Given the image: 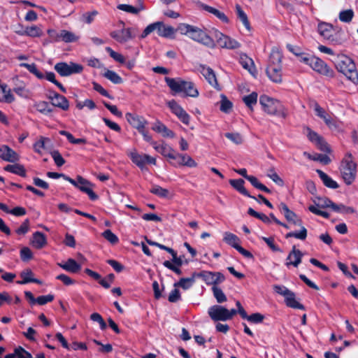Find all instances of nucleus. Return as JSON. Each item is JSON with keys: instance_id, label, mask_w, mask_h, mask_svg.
<instances>
[{"instance_id": "774afa93", "label": "nucleus", "mask_w": 358, "mask_h": 358, "mask_svg": "<svg viewBox=\"0 0 358 358\" xmlns=\"http://www.w3.org/2000/svg\"><path fill=\"white\" fill-rule=\"evenodd\" d=\"M20 258L23 262H28L33 258V253L28 247H24L20 250Z\"/></svg>"}, {"instance_id": "0e129e2a", "label": "nucleus", "mask_w": 358, "mask_h": 358, "mask_svg": "<svg viewBox=\"0 0 358 358\" xmlns=\"http://www.w3.org/2000/svg\"><path fill=\"white\" fill-rule=\"evenodd\" d=\"M303 129L306 131L308 139L313 144L322 136L308 126L304 127Z\"/></svg>"}, {"instance_id": "4d7b16f0", "label": "nucleus", "mask_w": 358, "mask_h": 358, "mask_svg": "<svg viewBox=\"0 0 358 358\" xmlns=\"http://www.w3.org/2000/svg\"><path fill=\"white\" fill-rule=\"evenodd\" d=\"M172 256L171 263L175 265L176 266L180 267L184 264H187L189 263V261L187 259H185V261H183V259L185 258V255H180L178 256L177 252L174 250V252L171 254Z\"/></svg>"}, {"instance_id": "5fc2aeb1", "label": "nucleus", "mask_w": 358, "mask_h": 358, "mask_svg": "<svg viewBox=\"0 0 358 358\" xmlns=\"http://www.w3.org/2000/svg\"><path fill=\"white\" fill-rule=\"evenodd\" d=\"M150 192L155 194L160 198H166L169 196V192L167 189L163 188L160 187L159 185H153L152 188L150 189Z\"/></svg>"}, {"instance_id": "338daca9", "label": "nucleus", "mask_w": 358, "mask_h": 358, "mask_svg": "<svg viewBox=\"0 0 358 358\" xmlns=\"http://www.w3.org/2000/svg\"><path fill=\"white\" fill-rule=\"evenodd\" d=\"M314 110L315 113V115L324 120L329 116V115L325 111V110L322 108L317 102L314 103Z\"/></svg>"}, {"instance_id": "603ef678", "label": "nucleus", "mask_w": 358, "mask_h": 358, "mask_svg": "<svg viewBox=\"0 0 358 358\" xmlns=\"http://www.w3.org/2000/svg\"><path fill=\"white\" fill-rule=\"evenodd\" d=\"M221 98L220 109L222 112L229 113L233 107L232 102L225 95L222 94Z\"/></svg>"}, {"instance_id": "13d9d810", "label": "nucleus", "mask_w": 358, "mask_h": 358, "mask_svg": "<svg viewBox=\"0 0 358 358\" xmlns=\"http://www.w3.org/2000/svg\"><path fill=\"white\" fill-rule=\"evenodd\" d=\"M353 17L354 12L352 9L344 10L339 13V20L343 22H350Z\"/></svg>"}, {"instance_id": "c85d7f7f", "label": "nucleus", "mask_w": 358, "mask_h": 358, "mask_svg": "<svg viewBox=\"0 0 358 358\" xmlns=\"http://www.w3.org/2000/svg\"><path fill=\"white\" fill-rule=\"evenodd\" d=\"M284 294H287V296L285 297V302L287 306L303 310L306 309L303 304L296 300V295L292 291H285Z\"/></svg>"}, {"instance_id": "aec40b11", "label": "nucleus", "mask_w": 358, "mask_h": 358, "mask_svg": "<svg viewBox=\"0 0 358 358\" xmlns=\"http://www.w3.org/2000/svg\"><path fill=\"white\" fill-rule=\"evenodd\" d=\"M131 30L132 29L129 27L122 29L120 31H113L110 33V36L117 42L124 43L134 37L131 34Z\"/></svg>"}, {"instance_id": "c756f323", "label": "nucleus", "mask_w": 358, "mask_h": 358, "mask_svg": "<svg viewBox=\"0 0 358 358\" xmlns=\"http://www.w3.org/2000/svg\"><path fill=\"white\" fill-rule=\"evenodd\" d=\"M57 265L62 269L72 273H77L81 269V266L72 258L68 259L65 262L57 263Z\"/></svg>"}, {"instance_id": "e2e57ef3", "label": "nucleus", "mask_w": 358, "mask_h": 358, "mask_svg": "<svg viewBox=\"0 0 358 358\" xmlns=\"http://www.w3.org/2000/svg\"><path fill=\"white\" fill-rule=\"evenodd\" d=\"M106 51L109 54V55L116 62L120 64L125 63V59L123 55L121 54L114 51L110 47H106Z\"/></svg>"}, {"instance_id": "6ab92c4d", "label": "nucleus", "mask_w": 358, "mask_h": 358, "mask_svg": "<svg viewBox=\"0 0 358 358\" xmlns=\"http://www.w3.org/2000/svg\"><path fill=\"white\" fill-rule=\"evenodd\" d=\"M48 99L51 100V104L53 106L61 108L65 111L69 110V102L64 96L61 95L55 91H52L48 96Z\"/></svg>"}, {"instance_id": "49530a36", "label": "nucleus", "mask_w": 358, "mask_h": 358, "mask_svg": "<svg viewBox=\"0 0 358 358\" xmlns=\"http://www.w3.org/2000/svg\"><path fill=\"white\" fill-rule=\"evenodd\" d=\"M258 94L255 92H252L251 94L243 96V101L245 104L251 110H253V106L257 103Z\"/></svg>"}, {"instance_id": "09e8293b", "label": "nucleus", "mask_w": 358, "mask_h": 358, "mask_svg": "<svg viewBox=\"0 0 358 358\" xmlns=\"http://www.w3.org/2000/svg\"><path fill=\"white\" fill-rule=\"evenodd\" d=\"M42 30L38 27L34 25L26 27L24 31L20 34H25L31 37H39L42 35Z\"/></svg>"}, {"instance_id": "2eb2a0df", "label": "nucleus", "mask_w": 358, "mask_h": 358, "mask_svg": "<svg viewBox=\"0 0 358 358\" xmlns=\"http://www.w3.org/2000/svg\"><path fill=\"white\" fill-rule=\"evenodd\" d=\"M171 111L185 125L190 122L189 115L175 100L172 99L167 103Z\"/></svg>"}, {"instance_id": "a18cd8bd", "label": "nucleus", "mask_w": 358, "mask_h": 358, "mask_svg": "<svg viewBox=\"0 0 358 358\" xmlns=\"http://www.w3.org/2000/svg\"><path fill=\"white\" fill-rule=\"evenodd\" d=\"M196 277H194L193 275L191 278H182L180 279V280L177 282H175L173 286L174 287H181L183 289L186 290L189 289L193 283L194 282V278Z\"/></svg>"}, {"instance_id": "c03bdc74", "label": "nucleus", "mask_w": 358, "mask_h": 358, "mask_svg": "<svg viewBox=\"0 0 358 358\" xmlns=\"http://www.w3.org/2000/svg\"><path fill=\"white\" fill-rule=\"evenodd\" d=\"M59 134L62 136H66L67 140L71 144H86L90 143L92 145L91 143H88L87 139L85 138H76L70 132L65 130H60Z\"/></svg>"}, {"instance_id": "f257e3e1", "label": "nucleus", "mask_w": 358, "mask_h": 358, "mask_svg": "<svg viewBox=\"0 0 358 358\" xmlns=\"http://www.w3.org/2000/svg\"><path fill=\"white\" fill-rule=\"evenodd\" d=\"M280 211L284 214L285 219L292 222L294 225L301 227L299 231H290L285 235L286 238H295L301 241H303L307 237L308 231L304 226H302V220L298 218L297 215L292 210H291L287 205L285 203H280L279 206Z\"/></svg>"}, {"instance_id": "ddd939ff", "label": "nucleus", "mask_w": 358, "mask_h": 358, "mask_svg": "<svg viewBox=\"0 0 358 358\" xmlns=\"http://www.w3.org/2000/svg\"><path fill=\"white\" fill-rule=\"evenodd\" d=\"M215 37L218 45L222 48L235 50L241 46L238 41L217 30L215 31Z\"/></svg>"}, {"instance_id": "9d476101", "label": "nucleus", "mask_w": 358, "mask_h": 358, "mask_svg": "<svg viewBox=\"0 0 358 358\" xmlns=\"http://www.w3.org/2000/svg\"><path fill=\"white\" fill-rule=\"evenodd\" d=\"M191 39L200 43L210 48L215 47L214 40L201 29L193 26L189 36Z\"/></svg>"}, {"instance_id": "7ed1b4c3", "label": "nucleus", "mask_w": 358, "mask_h": 358, "mask_svg": "<svg viewBox=\"0 0 358 358\" xmlns=\"http://www.w3.org/2000/svg\"><path fill=\"white\" fill-rule=\"evenodd\" d=\"M165 82L169 88L175 93L183 92L185 96H191L193 98H196L199 96V91L192 82L169 77L165 78Z\"/></svg>"}, {"instance_id": "052dcab7", "label": "nucleus", "mask_w": 358, "mask_h": 358, "mask_svg": "<svg viewBox=\"0 0 358 358\" xmlns=\"http://www.w3.org/2000/svg\"><path fill=\"white\" fill-rule=\"evenodd\" d=\"M314 144L322 152L330 153L331 151L329 145L322 136H321L320 139L317 140Z\"/></svg>"}, {"instance_id": "7c9ffc66", "label": "nucleus", "mask_w": 358, "mask_h": 358, "mask_svg": "<svg viewBox=\"0 0 358 358\" xmlns=\"http://www.w3.org/2000/svg\"><path fill=\"white\" fill-rule=\"evenodd\" d=\"M34 273L29 268L24 270L20 273V277L22 278V280H17L16 282L19 285H24L30 282H34L38 285L42 284V281L37 278H34L32 276Z\"/></svg>"}, {"instance_id": "de8ad7c7", "label": "nucleus", "mask_w": 358, "mask_h": 358, "mask_svg": "<svg viewBox=\"0 0 358 358\" xmlns=\"http://www.w3.org/2000/svg\"><path fill=\"white\" fill-rule=\"evenodd\" d=\"M103 76L112 82L113 84H121L123 83V79L115 71L112 70H106Z\"/></svg>"}, {"instance_id": "412c9836", "label": "nucleus", "mask_w": 358, "mask_h": 358, "mask_svg": "<svg viewBox=\"0 0 358 358\" xmlns=\"http://www.w3.org/2000/svg\"><path fill=\"white\" fill-rule=\"evenodd\" d=\"M199 69L201 73L204 76L208 83L215 89H219V84L214 71L210 67L203 64H200Z\"/></svg>"}, {"instance_id": "473e14b6", "label": "nucleus", "mask_w": 358, "mask_h": 358, "mask_svg": "<svg viewBox=\"0 0 358 358\" xmlns=\"http://www.w3.org/2000/svg\"><path fill=\"white\" fill-rule=\"evenodd\" d=\"M201 8L203 10L214 15L215 17H217L220 20H221L222 22L225 24H228L229 22V20L228 17L220 10H217L215 8H213L210 6L202 3Z\"/></svg>"}, {"instance_id": "bb28decb", "label": "nucleus", "mask_w": 358, "mask_h": 358, "mask_svg": "<svg viewBox=\"0 0 358 358\" xmlns=\"http://www.w3.org/2000/svg\"><path fill=\"white\" fill-rule=\"evenodd\" d=\"M266 73L273 82L276 83L282 82V66H267Z\"/></svg>"}, {"instance_id": "37998d69", "label": "nucleus", "mask_w": 358, "mask_h": 358, "mask_svg": "<svg viewBox=\"0 0 358 358\" xmlns=\"http://www.w3.org/2000/svg\"><path fill=\"white\" fill-rule=\"evenodd\" d=\"M175 159L180 160V166H185L190 168L196 167L197 166V163L187 155H182L177 152Z\"/></svg>"}, {"instance_id": "69168bd1", "label": "nucleus", "mask_w": 358, "mask_h": 358, "mask_svg": "<svg viewBox=\"0 0 358 358\" xmlns=\"http://www.w3.org/2000/svg\"><path fill=\"white\" fill-rule=\"evenodd\" d=\"M55 164L57 166H62L65 164V160L58 150H53L50 152Z\"/></svg>"}, {"instance_id": "0eeeda50", "label": "nucleus", "mask_w": 358, "mask_h": 358, "mask_svg": "<svg viewBox=\"0 0 358 358\" xmlns=\"http://www.w3.org/2000/svg\"><path fill=\"white\" fill-rule=\"evenodd\" d=\"M47 33L48 34L47 43H56L60 41L65 43H72L76 42L79 39V37L73 32L66 29L57 31L55 29H50L47 31Z\"/></svg>"}, {"instance_id": "20e7f679", "label": "nucleus", "mask_w": 358, "mask_h": 358, "mask_svg": "<svg viewBox=\"0 0 358 358\" xmlns=\"http://www.w3.org/2000/svg\"><path fill=\"white\" fill-rule=\"evenodd\" d=\"M340 171L346 185H350L355 181L357 176V164L352 160V155L350 152L346 153L342 159Z\"/></svg>"}, {"instance_id": "b1692460", "label": "nucleus", "mask_w": 358, "mask_h": 358, "mask_svg": "<svg viewBox=\"0 0 358 358\" xmlns=\"http://www.w3.org/2000/svg\"><path fill=\"white\" fill-rule=\"evenodd\" d=\"M0 158L6 162H15L18 161L19 156L9 146L3 145L0 148Z\"/></svg>"}, {"instance_id": "3c124183", "label": "nucleus", "mask_w": 358, "mask_h": 358, "mask_svg": "<svg viewBox=\"0 0 358 358\" xmlns=\"http://www.w3.org/2000/svg\"><path fill=\"white\" fill-rule=\"evenodd\" d=\"M117 8L120 10L132 14H138L141 10L144 9L143 6H141L139 8H136L129 4L123 3L117 5Z\"/></svg>"}, {"instance_id": "dca6fc26", "label": "nucleus", "mask_w": 358, "mask_h": 358, "mask_svg": "<svg viewBox=\"0 0 358 358\" xmlns=\"http://www.w3.org/2000/svg\"><path fill=\"white\" fill-rule=\"evenodd\" d=\"M171 111L185 125L190 122L189 115L175 100L172 99L167 103Z\"/></svg>"}, {"instance_id": "393cba45", "label": "nucleus", "mask_w": 358, "mask_h": 358, "mask_svg": "<svg viewBox=\"0 0 358 358\" xmlns=\"http://www.w3.org/2000/svg\"><path fill=\"white\" fill-rule=\"evenodd\" d=\"M153 148L164 157L169 159H175L177 152L167 144L158 145L157 143H152Z\"/></svg>"}, {"instance_id": "a878e982", "label": "nucleus", "mask_w": 358, "mask_h": 358, "mask_svg": "<svg viewBox=\"0 0 358 358\" xmlns=\"http://www.w3.org/2000/svg\"><path fill=\"white\" fill-rule=\"evenodd\" d=\"M229 184L239 193L244 195L245 196L253 199L255 200H257V198L255 196H252L250 194V192L245 188L244 184L245 181L244 180L239 178V179H231L229 180Z\"/></svg>"}, {"instance_id": "4468645a", "label": "nucleus", "mask_w": 358, "mask_h": 358, "mask_svg": "<svg viewBox=\"0 0 358 358\" xmlns=\"http://www.w3.org/2000/svg\"><path fill=\"white\" fill-rule=\"evenodd\" d=\"M75 187L87 194L91 201H96L99 196L92 190L93 184L81 176H77Z\"/></svg>"}, {"instance_id": "ea45409f", "label": "nucleus", "mask_w": 358, "mask_h": 358, "mask_svg": "<svg viewBox=\"0 0 358 358\" xmlns=\"http://www.w3.org/2000/svg\"><path fill=\"white\" fill-rule=\"evenodd\" d=\"M4 170L8 172L18 175L21 177L24 178L27 176L26 169L23 165L20 164H8L4 167Z\"/></svg>"}, {"instance_id": "e433bc0d", "label": "nucleus", "mask_w": 358, "mask_h": 358, "mask_svg": "<svg viewBox=\"0 0 358 358\" xmlns=\"http://www.w3.org/2000/svg\"><path fill=\"white\" fill-rule=\"evenodd\" d=\"M346 41L344 31L340 29L334 30V32L331 34L330 38L328 41L332 45H341Z\"/></svg>"}, {"instance_id": "39448f33", "label": "nucleus", "mask_w": 358, "mask_h": 358, "mask_svg": "<svg viewBox=\"0 0 358 358\" xmlns=\"http://www.w3.org/2000/svg\"><path fill=\"white\" fill-rule=\"evenodd\" d=\"M20 66L27 69L31 73L34 74L38 79L41 80L45 78L47 80L55 84L63 93L66 92V89L61 83L56 80L55 74L53 72H46L45 75H44L41 71H40L38 69L37 66L35 63H21L20 64Z\"/></svg>"}, {"instance_id": "2f4dec72", "label": "nucleus", "mask_w": 358, "mask_h": 358, "mask_svg": "<svg viewBox=\"0 0 358 358\" xmlns=\"http://www.w3.org/2000/svg\"><path fill=\"white\" fill-rule=\"evenodd\" d=\"M47 238L41 231H36L32 235L31 244L36 249H41L47 245Z\"/></svg>"}, {"instance_id": "4be33fe9", "label": "nucleus", "mask_w": 358, "mask_h": 358, "mask_svg": "<svg viewBox=\"0 0 358 358\" xmlns=\"http://www.w3.org/2000/svg\"><path fill=\"white\" fill-rule=\"evenodd\" d=\"M303 256V252L299 249H296V245H293L292 250L287 257L286 266L289 267L292 265L294 267H297L301 263Z\"/></svg>"}, {"instance_id": "4c0bfd02", "label": "nucleus", "mask_w": 358, "mask_h": 358, "mask_svg": "<svg viewBox=\"0 0 358 358\" xmlns=\"http://www.w3.org/2000/svg\"><path fill=\"white\" fill-rule=\"evenodd\" d=\"M236 13L238 20L243 23V26L248 31H250L251 27L247 14L243 10L239 4H236Z\"/></svg>"}, {"instance_id": "9b49d317", "label": "nucleus", "mask_w": 358, "mask_h": 358, "mask_svg": "<svg viewBox=\"0 0 358 358\" xmlns=\"http://www.w3.org/2000/svg\"><path fill=\"white\" fill-rule=\"evenodd\" d=\"M223 241L232 248H235L238 252H240L243 256H244L246 258H252L253 255L252 254L243 248L241 245H240L239 242L240 239L239 238L235 235L234 234H232L231 232H225Z\"/></svg>"}, {"instance_id": "5701e85b", "label": "nucleus", "mask_w": 358, "mask_h": 358, "mask_svg": "<svg viewBox=\"0 0 358 358\" xmlns=\"http://www.w3.org/2000/svg\"><path fill=\"white\" fill-rule=\"evenodd\" d=\"M125 117L129 124L138 131L148 124L147 120L143 116L136 114L127 113Z\"/></svg>"}, {"instance_id": "bf43d9fd", "label": "nucleus", "mask_w": 358, "mask_h": 358, "mask_svg": "<svg viewBox=\"0 0 358 358\" xmlns=\"http://www.w3.org/2000/svg\"><path fill=\"white\" fill-rule=\"evenodd\" d=\"M102 236L113 245L119 242L118 237L110 229L105 230L102 233Z\"/></svg>"}, {"instance_id": "6e6552de", "label": "nucleus", "mask_w": 358, "mask_h": 358, "mask_svg": "<svg viewBox=\"0 0 358 358\" xmlns=\"http://www.w3.org/2000/svg\"><path fill=\"white\" fill-rule=\"evenodd\" d=\"M193 276L201 278L206 285L213 286H217L225 280V277L221 272L202 271L193 273Z\"/></svg>"}, {"instance_id": "cd10ccee", "label": "nucleus", "mask_w": 358, "mask_h": 358, "mask_svg": "<svg viewBox=\"0 0 358 358\" xmlns=\"http://www.w3.org/2000/svg\"><path fill=\"white\" fill-rule=\"evenodd\" d=\"M239 62L243 69L248 70L251 75L254 76H255L257 73V70L255 66L254 62L246 54L241 53L240 55Z\"/></svg>"}, {"instance_id": "423d86ee", "label": "nucleus", "mask_w": 358, "mask_h": 358, "mask_svg": "<svg viewBox=\"0 0 358 358\" xmlns=\"http://www.w3.org/2000/svg\"><path fill=\"white\" fill-rule=\"evenodd\" d=\"M155 30L159 36L164 38H173L176 29L169 25H165L162 22H156L148 25L141 34L142 38H145Z\"/></svg>"}, {"instance_id": "a19ab883", "label": "nucleus", "mask_w": 358, "mask_h": 358, "mask_svg": "<svg viewBox=\"0 0 358 358\" xmlns=\"http://www.w3.org/2000/svg\"><path fill=\"white\" fill-rule=\"evenodd\" d=\"M36 110L45 115H50L53 112V108L50 106L49 103L45 101H39L34 104Z\"/></svg>"}, {"instance_id": "680f3d73", "label": "nucleus", "mask_w": 358, "mask_h": 358, "mask_svg": "<svg viewBox=\"0 0 358 358\" xmlns=\"http://www.w3.org/2000/svg\"><path fill=\"white\" fill-rule=\"evenodd\" d=\"M314 144L322 152L330 153L331 151L329 145L322 136H321L320 139L317 140Z\"/></svg>"}, {"instance_id": "c9c22d12", "label": "nucleus", "mask_w": 358, "mask_h": 358, "mask_svg": "<svg viewBox=\"0 0 358 358\" xmlns=\"http://www.w3.org/2000/svg\"><path fill=\"white\" fill-rule=\"evenodd\" d=\"M131 162L143 170L146 164V154L140 155L136 151L130 152L129 155Z\"/></svg>"}, {"instance_id": "f704fd0d", "label": "nucleus", "mask_w": 358, "mask_h": 358, "mask_svg": "<svg viewBox=\"0 0 358 358\" xmlns=\"http://www.w3.org/2000/svg\"><path fill=\"white\" fill-rule=\"evenodd\" d=\"M316 172L326 187L331 189H337L339 187L336 181L334 180L330 176H329L322 170L317 169Z\"/></svg>"}, {"instance_id": "8fccbe9b", "label": "nucleus", "mask_w": 358, "mask_h": 358, "mask_svg": "<svg viewBox=\"0 0 358 358\" xmlns=\"http://www.w3.org/2000/svg\"><path fill=\"white\" fill-rule=\"evenodd\" d=\"M332 210L336 213H341L344 214H352L355 212L354 208L350 206H346L343 203L333 205Z\"/></svg>"}, {"instance_id": "a211bd4d", "label": "nucleus", "mask_w": 358, "mask_h": 358, "mask_svg": "<svg viewBox=\"0 0 358 358\" xmlns=\"http://www.w3.org/2000/svg\"><path fill=\"white\" fill-rule=\"evenodd\" d=\"M208 313L213 321H227L228 309L220 305H214L208 308Z\"/></svg>"}, {"instance_id": "f03ea898", "label": "nucleus", "mask_w": 358, "mask_h": 358, "mask_svg": "<svg viewBox=\"0 0 358 358\" xmlns=\"http://www.w3.org/2000/svg\"><path fill=\"white\" fill-rule=\"evenodd\" d=\"M336 69L353 83L358 82V72L354 61L345 55H339L335 59Z\"/></svg>"}, {"instance_id": "6e6d98bb", "label": "nucleus", "mask_w": 358, "mask_h": 358, "mask_svg": "<svg viewBox=\"0 0 358 358\" xmlns=\"http://www.w3.org/2000/svg\"><path fill=\"white\" fill-rule=\"evenodd\" d=\"M46 176L48 178H52V179H58L59 178H62L64 180L69 182L71 185H76V180L74 179L70 178L69 176L65 175L64 173H56V172L48 171V172H47Z\"/></svg>"}, {"instance_id": "864d4df0", "label": "nucleus", "mask_w": 358, "mask_h": 358, "mask_svg": "<svg viewBox=\"0 0 358 358\" xmlns=\"http://www.w3.org/2000/svg\"><path fill=\"white\" fill-rule=\"evenodd\" d=\"M212 292L217 303H221L225 302L227 300L225 294L223 292L222 289L218 287L217 286H213Z\"/></svg>"}, {"instance_id": "f3484780", "label": "nucleus", "mask_w": 358, "mask_h": 358, "mask_svg": "<svg viewBox=\"0 0 358 358\" xmlns=\"http://www.w3.org/2000/svg\"><path fill=\"white\" fill-rule=\"evenodd\" d=\"M311 69L317 73L329 78L334 76V70L320 58L315 57L310 66Z\"/></svg>"}, {"instance_id": "58836bf2", "label": "nucleus", "mask_w": 358, "mask_h": 358, "mask_svg": "<svg viewBox=\"0 0 358 358\" xmlns=\"http://www.w3.org/2000/svg\"><path fill=\"white\" fill-rule=\"evenodd\" d=\"M4 358H32V355L22 347L18 346L14 349L13 353L6 355Z\"/></svg>"}, {"instance_id": "79ce46f5", "label": "nucleus", "mask_w": 358, "mask_h": 358, "mask_svg": "<svg viewBox=\"0 0 358 358\" xmlns=\"http://www.w3.org/2000/svg\"><path fill=\"white\" fill-rule=\"evenodd\" d=\"M282 58V55L280 51H278V50H275V49H272L270 56H269L268 66H281Z\"/></svg>"}, {"instance_id": "72a5a7b5", "label": "nucleus", "mask_w": 358, "mask_h": 358, "mask_svg": "<svg viewBox=\"0 0 358 358\" xmlns=\"http://www.w3.org/2000/svg\"><path fill=\"white\" fill-rule=\"evenodd\" d=\"M333 25L327 22H320L317 26V31L326 40L330 38L331 34L334 32Z\"/></svg>"}, {"instance_id": "f8f14e48", "label": "nucleus", "mask_w": 358, "mask_h": 358, "mask_svg": "<svg viewBox=\"0 0 358 358\" xmlns=\"http://www.w3.org/2000/svg\"><path fill=\"white\" fill-rule=\"evenodd\" d=\"M259 103L264 112L273 115L278 113V108H282L279 101L273 99L266 95L260 96Z\"/></svg>"}, {"instance_id": "1a4fd4ad", "label": "nucleus", "mask_w": 358, "mask_h": 358, "mask_svg": "<svg viewBox=\"0 0 358 358\" xmlns=\"http://www.w3.org/2000/svg\"><path fill=\"white\" fill-rule=\"evenodd\" d=\"M54 69L63 77L69 76L72 74L80 73L83 70V66L81 64L70 62H58L55 66Z\"/></svg>"}]
</instances>
